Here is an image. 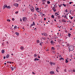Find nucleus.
<instances>
[{
  "label": "nucleus",
  "instance_id": "obj_60",
  "mask_svg": "<svg viewBox=\"0 0 75 75\" xmlns=\"http://www.w3.org/2000/svg\"><path fill=\"white\" fill-rule=\"evenodd\" d=\"M54 21H56V20H55V19H54Z\"/></svg>",
  "mask_w": 75,
  "mask_h": 75
},
{
  "label": "nucleus",
  "instance_id": "obj_6",
  "mask_svg": "<svg viewBox=\"0 0 75 75\" xmlns=\"http://www.w3.org/2000/svg\"><path fill=\"white\" fill-rule=\"evenodd\" d=\"M7 7V5H5L3 7V9H5V8H6V7Z\"/></svg>",
  "mask_w": 75,
  "mask_h": 75
},
{
  "label": "nucleus",
  "instance_id": "obj_49",
  "mask_svg": "<svg viewBox=\"0 0 75 75\" xmlns=\"http://www.w3.org/2000/svg\"><path fill=\"white\" fill-rule=\"evenodd\" d=\"M37 11V12H38V13H39L40 12V11Z\"/></svg>",
  "mask_w": 75,
  "mask_h": 75
},
{
  "label": "nucleus",
  "instance_id": "obj_43",
  "mask_svg": "<svg viewBox=\"0 0 75 75\" xmlns=\"http://www.w3.org/2000/svg\"><path fill=\"white\" fill-rule=\"evenodd\" d=\"M14 68H12V71H13L14 70Z\"/></svg>",
  "mask_w": 75,
  "mask_h": 75
},
{
  "label": "nucleus",
  "instance_id": "obj_30",
  "mask_svg": "<svg viewBox=\"0 0 75 75\" xmlns=\"http://www.w3.org/2000/svg\"><path fill=\"white\" fill-rule=\"evenodd\" d=\"M37 58H36L35 59H34V61H37Z\"/></svg>",
  "mask_w": 75,
  "mask_h": 75
},
{
  "label": "nucleus",
  "instance_id": "obj_31",
  "mask_svg": "<svg viewBox=\"0 0 75 75\" xmlns=\"http://www.w3.org/2000/svg\"><path fill=\"white\" fill-rule=\"evenodd\" d=\"M17 28V26L16 25L14 26V28Z\"/></svg>",
  "mask_w": 75,
  "mask_h": 75
},
{
  "label": "nucleus",
  "instance_id": "obj_13",
  "mask_svg": "<svg viewBox=\"0 0 75 75\" xmlns=\"http://www.w3.org/2000/svg\"><path fill=\"white\" fill-rule=\"evenodd\" d=\"M62 22H64V23H65L66 22V21L64 19L62 20Z\"/></svg>",
  "mask_w": 75,
  "mask_h": 75
},
{
  "label": "nucleus",
  "instance_id": "obj_7",
  "mask_svg": "<svg viewBox=\"0 0 75 75\" xmlns=\"http://www.w3.org/2000/svg\"><path fill=\"white\" fill-rule=\"evenodd\" d=\"M64 59V58H62V57L60 58V59H59V60H60V61H63Z\"/></svg>",
  "mask_w": 75,
  "mask_h": 75
},
{
  "label": "nucleus",
  "instance_id": "obj_12",
  "mask_svg": "<svg viewBox=\"0 0 75 75\" xmlns=\"http://www.w3.org/2000/svg\"><path fill=\"white\" fill-rule=\"evenodd\" d=\"M4 50H1V52L2 54H4Z\"/></svg>",
  "mask_w": 75,
  "mask_h": 75
},
{
  "label": "nucleus",
  "instance_id": "obj_48",
  "mask_svg": "<svg viewBox=\"0 0 75 75\" xmlns=\"http://www.w3.org/2000/svg\"><path fill=\"white\" fill-rule=\"evenodd\" d=\"M72 71H73V72H75V70H73Z\"/></svg>",
  "mask_w": 75,
  "mask_h": 75
},
{
  "label": "nucleus",
  "instance_id": "obj_21",
  "mask_svg": "<svg viewBox=\"0 0 75 75\" xmlns=\"http://www.w3.org/2000/svg\"><path fill=\"white\" fill-rule=\"evenodd\" d=\"M51 49L52 50H55V48H54V47H52Z\"/></svg>",
  "mask_w": 75,
  "mask_h": 75
},
{
  "label": "nucleus",
  "instance_id": "obj_14",
  "mask_svg": "<svg viewBox=\"0 0 75 75\" xmlns=\"http://www.w3.org/2000/svg\"><path fill=\"white\" fill-rule=\"evenodd\" d=\"M50 43L51 44H54V42L51 41L50 42Z\"/></svg>",
  "mask_w": 75,
  "mask_h": 75
},
{
  "label": "nucleus",
  "instance_id": "obj_42",
  "mask_svg": "<svg viewBox=\"0 0 75 75\" xmlns=\"http://www.w3.org/2000/svg\"><path fill=\"white\" fill-rule=\"evenodd\" d=\"M56 71H57V72H59V71H58V69H56Z\"/></svg>",
  "mask_w": 75,
  "mask_h": 75
},
{
  "label": "nucleus",
  "instance_id": "obj_22",
  "mask_svg": "<svg viewBox=\"0 0 75 75\" xmlns=\"http://www.w3.org/2000/svg\"><path fill=\"white\" fill-rule=\"evenodd\" d=\"M43 35H44V36H45V35H47L46 33H44Z\"/></svg>",
  "mask_w": 75,
  "mask_h": 75
},
{
  "label": "nucleus",
  "instance_id": "obj_38",
  "mask_svg": "<svg viewBox=\"0 0 75 75\" xmlns=\"http://www.w3.org/2000/svg\"><path fill=\"white\" fill-rule=\"evenodd\" d=\"M20 21H22V19H21V18L20 19Z\"/></svg>",
  "mask_w": 75,
  "mask_h": 75
},
{
  "label": "nucleus",
  "instance_id": "obj_62",
  "mask_svg": "<svg viewBox=\"0 0 75 75\" xmlns=\"http://www.w3.org/2000/svg\"><path fill=\"white\" fill-rule=\"evenodd\" d=\"M4 64H5V65H6V63H4Z\"/></svg>",
  "mask_w": 75,
  "mask_h": 75
},
{
  "label": "nucleus",
  "instance_id": "obj_35",
  "mask_svg": "<svg viewBox=\"0 0 75 75\" xmlns=\"http://www.w3.org/2000/svg\"><path fill=\"white\" fill-rule=\"evenodd\" d=\"M63 5L64 6V7H66V5H65V4H63Z\"/></svg>",
  "mask_w": 75,
  "mask_h": 75
},
{
  "label": "nucleus",
  "instance_id": "obj_26",
  "mask_svg": "<svg viewBox=\"0 0 75 75\" xmlns=\"http://www.w3.org/2000/svg\"><path fill=\"white\" fill-rule=\"evenodd\" d=\"M56 69H59V67H57Z\"/></svg>",
  "mask_w": 75,
  "mask_h": 75
},
{
  "label": "nucleus",
  "instance_id": "obj_23",
  "mask_svg": "<svg viewBox=\"0 0 75 75\" xmlns=\"http://www.w3.org/2000/svg\"><path fill=\"white\" fill-rule=\"evenodd\" d=\"M34 57H37V55L36 54H35L34 55Z\"/></svg>",
  "mask_w": 75,
  "mask_h": 75
},
{
  "label": "nucleus",
  "instance_id": "obj_63",
  "mask_svg": "<svg viewBox=\"0 0 75 75\" xmlns=\"http://www.w3.org/2000/svg\"><path fill=\"white\" fill-rule=\"evenodd\" d=\"M61 5H59V6L60 7H61Z\"/></svg>",
  "mask_w": 75,
  "mask_h": 75
},
{
  "label": "nucleus",
  "instance_id": "obj_32",
  "mask_svg": "<svg viewBox=\"0 0 75 75\" xmlns=\"http://www.w3.org/2000/svg\"><path fill=\"white\" fill-rule=\"evenodd\" d=\"M67 9H66L65 10V11H66V12H68V11H67Z\"/></svg>",
  "mask_w": 75,
  "mask_h": 75
},
{
  "label": "nucleus",
  "instance_id": "obj_46",
  "mask_svg": "<svg viewBox=\"0 0 75 75\" xmlns=\"http://www.w3.org/2000/svg\"><path fill=\"white\" fill-rule=\"evenodd\" d=\"M4 59H6V57H5V56L4 57Z\"/></svg>",
  "mask_w": 75,
  "mask_h": 75
},
{
  "label": "nucleus",
  "instance_id": "obj_18",
  "mask_svg": "<svg viewBox=\"0 0 75 75\" xmlns=\"http://www.w3.org/2000/svg\"><path fill=\"white\" fill-rule=\"evenodd\" d=\"M65 61H66L65 62L66 63H68V62H69V61L67 60V59H66Z\"/></svg>",
  "mask_w": 75,
  "mask_h": 75
},
{
  "label": "nucleus",
  "instance_id": "obj_50",
  "mask_svg": "<svg viewBox=\"0 0 75 75\" xmlns=\"http://www.w3.org/2000/svg\"><path fill=\"white\" fill-rule=\"evenodd\" d=\"M69 4H71V2H70L69 3Z\"/></svg>",
  "mask_w": 75,
  "mask_h": 75
},
{
  "label": "nucleus",
  "instance_id": "obj_36",
  "mask_svg": "<svg viewBox=\"0 0 75 75\" xmlns=\"http://www.w3.org/2000/svg\"><path fill=\"white\" fill-rule=\"evenodd\" d=\"M52 10H55V7H53Z\"/></svg>",
  "mask_w": 75,
  "mask_h": 75
},
{
  "label": "nucleus",
  "instance_id": "obj_25",
  "mask_svg": "<svg viewBox=\"0 0 75 75\" xmlns=\"http://www.w3.org/2000/svg\"><path fill=\"white\" fill-rule=\"evenodd\" d=\"M47 4H50V1H47Z\"/></svg>",
  "mask_w": 75,
  "mask_h": 75
},
{
  "label": "nucleus",
  "instance_id": "obj_54",
  "mask_svg": "<svg viewBox=\"0 0 75 75\" xmlns=\"http://www.w3.org/2000/svg\"><path fill=\"white\" fill-rule=\"evenodd\" d=\"M12 62H9L10 64H11Z\"/></svg>",
  "mask_w": 75,
  "mask_h": 75
},
{
  "label": "nucleus",
  "instance_id": "obj_37",
  "mask_svg": "<svg viewBox=\"0 0 75 75\" xmlns=\"http://www.w3.org/2000/svg\"><path fill=\"white\" fill-rule=\"evenodd\" d=\"M43 2H46V0H43Z\"/></svg>",
  "mask_w": 75,
  "mask_h": 75
},
{
  "label": "nucleus",
  "instance_id": "obj_2",
  "mask_svg": "<svg viewBox=\"0 0 75 75\" xmlns=\"http://www.w3.org/2000/svg\"><path fill=\"white\" fill-rule=\"evenodd\" d=\"M30 10L32 11H34V8L33 6H31V8H30Z\"/></svg>",
  "mask_w": 75,
  "mask_h": 75
},
{
  "label": "nucleus",
  "instance_id": "obj_19",
  "mask_svg": "<svg viewBox=\"0 0 75 75\" xmlns=\"http://www.w3.org/2000/svg\"><path fill=\"white\" fill-rule=\"evenodd\" d=\"M7 8L9 9L10 8H11V7H10V6H7Z\"/></svg>",
  "mask_w": 75,
  "mask_h": 75
},
{
  "label": "nucleus",
  "instance_id": "obj_40",
  "mask_svg": "<svg viewBox=\"0 0 75 75\" xmlns=\"http://www.w3.org/2000/svg\"><path fill=\"white\" fill-rule=\"evenodd\" d=\"M39 44L40 45H41V46H42V44L41 43H40Z\"/></svg>",
  "mask_w": 75,
  "mask_h": 75
},
{
  "label": "nucleus",
  "instance_id": "obj_5",
  "mask_svg": "<svg viewBox=\"0 0 75 75\" xmlns=\"http://www.w3.org/2000/svg\"><path fill=\"white\" fill-rule=\"evenodd\" d=\"M50 74H51V75H53L55 73H54V71H52L50 72Z\"/></svg>",
  "mask_w": 75,
  "mask_h": 75
},
{
  "label": "nucleus",
  "instance_id": "obj_24",
  "mask_svg": "<svg viewBox=\"0 0 75 75\" xmlns=\"http://www.w3.org/2000/svg\"><path fill=\"white\" fill-rule=\"evenodd\" d=\"M7 21H8L9 22H10V19H7Z\"/></svg>",
  "mask_w": 75,
  "mask_h": 75
},
{
  "label": "nucleus",
  "instance_id": "obj_29",
  "mask_svg": "<svg viewBox=\"0 0 75 75\" xmlns=\"http://www.w3.org/2000/svg\"><path fill=\"white\" fill-rule=\"evenodd\" d=\"M57 14H58V13H55V16H57Z\"/></svg>",
  "mask_w": 75,
  "mask_h": 75
},
{
  "label": "nucleus",
  "instance_id": "obj_15",
  "mask_svg": "<svg viewBox=\"0 0 75 75\" xmlns=\"http://www.w3.org/2000/svg\"><path fill=\"white\" fill-rule=\"evenodd\" d=\"M42 39H43V40H46V38H42Z\"/></svg>",
  "mask_w": 75,
  "mask_h": 75
},
{
  "label": "nucleus",
  "instance_id": "obj_20",
  "mask_svg": "<svg viewBox=\"0 0 75 75\" xmlns=\"http://www.w3.org/2000/svg\"><path fill=\"white\" fill-rule=\"evenodd\" d=\"M51 17L52 18H54V16L53 15H52L51 16Z\"/></svg>",
  "mask_w": 75,
  "mask_h": 75
},
{
  "label": "nucleus",
  "instance_id": "obj_9",
  "mask_svg": "<svg viewBox=\"0 0 75 75\" xmlns=\"http://www.w3.org/2000/svg\"><path fill=\"white\" fill-rule=\"evenodd\" d=\"M9 54H8L6 56V58H9Z\"/></svg>",
  "mask_w": 75,
  "mask_h": 75
},
{
  "label": "nucleus",
  "instance_id": "obj_39",
  "mask_svg": "<svg viewBox=\"0 0 75 75\" xmlns=\"http://www.w3.org/2000/svg\"><path fill=\"white\" fill-rule=\"evenodd\" d=\"M32 74H33L34 75H35V73H34V72H32Z\"/></svg>",
  "mask_w": 75,
  "mask_h": 75
},
{
  "label": "nucleus",
  "instance_id": "obj_59",
  "mask_svg": "<svg viewBox=\"0 0 75 75\" xmlns=\"http://www.w3.org/2000/svg\"><path fill=\"white\" fill-rule=\"evenodd\" d=\"M7 63H10V62H7Z\"/></svg>",
  "mask_w": 75,
  "mask_h": 75
},
{
  "label": "nucleus",
  "instance_id": "obj_52",
  "mask_svg": "<svg viewBox=\"0 0 75 75\" xmlns=\"http://www.w3.org/2000/svg\"><path fill=\"white\" fill-rule=\"evenodd\" d=\"M71 11H70V14H71Z\"/></svg>",
  "mask_w": 75,
  "mask_h": 75
},
{
  "label": "nucleus",
  "instance_id": "obj_53",
  "mask_svg": "<svg viewBox=\"0 0 75 75\" xmlns=\"http://www.w3.org/2000/svg\"><path fill=\"white\" fill-rule=\"evenodd\" d=\"M56 11V10H54V12H55V11Z\"/></svg>",
  "mask_w": 75,
  "mask_h": 75
},
{
  "label": "nucleus",
  "instance_id": "obj_56",
  "mask_svg": "<svg viewBox=\"0 0 75 75\" xmlns=\"http://www.w3.org/2000/svg\"><path fill=\"white\" fill-rule=\"evenodd\" d=\"M34 30H36V28H35V29H34Z\"/></svg>",
  "mask_w": 75,
  "mask_h": 75
},
{
  "label": "nucleus",
  "instance_id": "obj_34",
  "mask_svg": "<svg viewBox=\"0 0 75 75\" xmlns=\"http://www.w3.org/2000/svg\"><path fill=\"white\" fill-rule=\"evenodd\" d=\"M38 10H39V8H37L36 9V11H38Z\"/></svg>",
  "mask_w": 75,
  "mask_h": 75
},
{
  "label": "nucleus",
  "instance_id": "obj_58",
  "mask_svg": "<svg viewBox=\"0 0 75 75\" xmlns=\"http://www.w3.org/2000/svg\"><path fill=\"white\" fill-rule=\"evenodd\" d=\"M61 26H60V27H59V28H61Z\"/></svg>",
  "mask_w": 75,
  "mask_h": 75
},
{
  "label": "nucleus",
  "instance_id": "obj_17",
  "mask_svg": "<svg viewBox=\"0 0 75 75\" xmlns=\"http://www.w3.org/2000/svg\"><path fill=\"white\" fill-rule=\"evenodd\" d=\"M71 34L70 33L68 34V37H70V36H71Z\"/></svg>",
  "mask_w": 75,
  "mask_h": 75
},
{
  "label": "nucleus",
  "instance_id": "obj_1",
  "mask_svg": "<svg viewBox=\"0 0 75 75\" xmlns=\"http://www.w3.org/2000/svg\"><path fill=\"white\" fill-rule=\"evenodd\" d=\"M69 48L70 51H73L74 50V47L72 45H70L69 47Z\"/></svg>",
  "mask_w": 75,
  "mask_h": 75
},
{
  "label": "nucleus",
  "instance_id": "obj_16",
  "mask_svg": "<svg viewBox=\"0 0 75 75\" xmlns=\"http://www.w3.org/2000/svg\"><path fill=\"white\" fill-rule=\"evenodd\" d=\"M15 34L17 35H19V33H18V32H16Z\"/></svg>",
  "mask_w": 75,
  "mask_h": 75
},
{
  "label": "nucleus",
  "instance_id": "obj_3",
  "mask_svg": "<svg viewBox=\"0 0 75 75\" xmlns=\"http://www.w3.org/2000/svg\"><path fill=\"white\" fill-rule=\"evenodd\" d=\"M23 21H25L27 20V18H26L25 17H23V18L22 19Z\"/></svg>",
  "mask_w": 75,
  "mask_h": 75
},
{
  "label": "nucleus",
  "instance_id": "obj_41",
  "mask_svg": "<svg viewBox=\"0 0 75 75\" xmlns=\"http://www.w3.org/2000/svg\"><path fill=\"white\" fill-rule=\"evenodd\" d=\"M12 21H14V18H13L12 19Z\"/></svg>",
  "mask_w": 75,
  "mask_h": 75
},
{
  "label": "nucleus",
  "instance_id": "obj_33",
  "mask_svg": "<svg viewBox=\"0 0 75 75\" xmlns=\"http://www.w3.org/2000/svg\"><path fill=\"white\" fill-rule=\"evenodd\" d=\"M18 11H16L15 12V13L16 14H18Z\"/></svg>",
  "mask_w": 75,
  "mask_h": 75
},
{
  "label": "nucleus",
  "instance_id": "obj_45",
  "mask_svg": "<svg viewBox=\"0 0 75 75\" xmlns=\"http://www.w3.org/2000/svg\"><path fill=\"white\" fill-rule=\"evenodd\" d=\"M71 19H73V17H71Z\"/></svg>",
  "mask_w": 75,
  "mask_h": 75
},
{
  "label": "nucleus",
  "instance_id": "obj_28",
  "mask_svg": "<svg viewBox=\"0 0 75 75\" xmlns=\"http://www.w3.org/2000/svg\"><path fill=\"white\" fill-rule=\"evenodd\" d=\"M37 43H39L40 42V41H39V40H38L37 41Z\"/></svg>",
  "mask_w": 75,
  "mask_h": 75
},
{
  "label": "nucleus",
  "instance_id": "obj_11",
  "mask_svg": "<svg viewBox=\"0 0 75 75\" xmlns=\"http://www.w3.org/2000/svg\"><path fill=\"white\" fill-rule=\"evenodd\" d=\"M21 50H23V49H24V47H23L21 46L20 47Z\"/></svg>",
  "mask_w": 75,
  "mask_h": 75
},
{
  "label": "nucleus",
  "instance_id": "obj_64",
  "mask_svg": "<svg viewBox=\"0 0 75 75\" xmlns=\"http://www.w3.org/2000/svg\"><path fill=\"white\" fill-rule=\"evenodd\" d=\"M38 58H40V56H38Z\"/></svg>",
  "mask_w": 75,
  "mask_h": 75
},
{
  "label": "nucleus",
  "instance_id": "obj_47",
  "mask_svg": "<svg viewBox=\"0 0 75 75\" xmlns=\"http://www.w3.org/2000/svg\"><path fill=\"white\" fill-rule=\"evenodd\" d=\"M42 4H45V2H43Z\"/></svg>",
  "mask_w": 75,
  "mask_h": 75
},
{
  "label": "nucleus",
  "instance_id": "obj_8",
  "mask_svg": "<svg viewBox=\"0 0 75 75\" xmlns=\"http://www.w3.org/2000/svg\"><path fill=\"white\" fill-rule=\"evenodd\" d=\"M18 4H14V5L15 6H16V7H18Z\"/></svg>",
  "mask_w": 75,
  "mask_h": 75
},
{
  "label": "nucleus",
  "instance_id": "obj_4",
  "mask_svg": "<svg viewBox=\"0 0 75 75\" xmlns=\"http://www.w3.org/2000/svg\"><path fill=\"white\" fill-rule=\"evenodd\" d=\"M50 64L51 65H55V63L54 62H50Z\"/></svg>",
  "mask_w": 75,
  "mask_h": 75
},
{
  "label": "nucleus",
  "instance_id": "obj_51",
  "mask_svg": "<svg viewBox=\"0 0 75 75\" xmlns=\"http://www.w3.org/2000/svg\"><path fill=\"white\" fill-rule=\"evenodd\" d=\"M65 18H66L67 17V15H65V16L64 17Z\"/></svg>",
  "mask_w": 75,
  "mask_h": 75
},
{
  "label": "nucleus",
  "instance_id": "obj_57",
  "mask_svg": "<svg viewBox=\"0 0 75 75\" xmlns=\"http://www.w3.org/2000/svg\"><path fill=\"white\" fill-rule=\"evenodd\" d=\"M70 30H72V29L71 28Z\"/></svg>",
  "mask_w": 75,
  "mask_h": 75
},
{
  "label": "nucleus",
  "instance_id": "obj_55",
  "mask_svg": "<svg viewBox=\"0 0 75 75\" xmlns=\"http://www.w3.org/2000/svg\"><path fill=\"white\" fill-rule=\"evenodd\" d=\"M36 16H37V15L35 16V18H36Z\"/></svg>",
  "mask_w": 75,
  "mask_h": 75
},
{
  "label": "nucleus",
  "instance_id": "obj_27",
  "mask_svg": "<svg viewBox=\"0 0 75 75\" xmlns=\"http://www.w3.org/2000/svg\"><path fill=\"white\" fill-rule=\"evenodd\" d=\"M17 2H19L20 1V0H16Z\"/></svg>",
  "mask_w": 75,
  "mask_h": 75
},
{
  "label": "nucleus",
  "instance_id": "obj_61",
  "mask_svg": "<svg viewBox=\"0 0 75 75\" xmlns=\"http://www.w3.org/2000/svg\"><path fill=\"white\" fill-rule=\"evenodd\" d=\"M37 61H39V59H37Z\"/></svg>",
  "mask_w": 75,
  "mask_h": 75
},
{
  "label": "nucleus",
  "instance_id": "obj_10",
  "mask_svg": "<svg viewBox=\"0 0 75 75\" xmlns=\"http://www.w3.org/2000/svg\"><path fill=\"white\" fill-rule=\"evenodd\" d=\"M31 25L32 26H33V25H35V23H34V22H33V24H32Z\"/></svg>",
  "mask_w": 75,
  "mask_h": 75
},
{
  "label": "nucleus",
  "instance_id": "obj_44",
  "mask_svg": "<svg viewBox=\"0 0 75 75\" xmlns=\"http://www.w3.org/2000/svg\"><path fill=\"white\" fill-rule=\"evenodd\" d=\"M44 21H45V20H46V18H44Z\"/></svg>",
  "mask_w": 75,
  "mask_h": 75
}]
</instances>
